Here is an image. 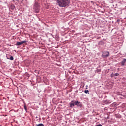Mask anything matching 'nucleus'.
I'll use <instances>...</instances> for the list:
<instances>
[{
  "label": "nucleus",
  "mask_w": 126,
  "mask_h": 126,
  "mask_svg": "<svg viewBox=\"0 0 126 126\" xmlns=\"http://www.w3.org/2000/svg\"><path fill=\"white\" fill-rule=\"evenodd\" d=\"M57 2L60 7H66L69 5V0H57Z\"/></svg>",
  "instance_id": "nucleus-1"
},
{
  "label": "nucleus",
  "mask_w": 126,
  "mask_h": 126,
  "mask_svg": "<svg viewBox=\"0 0 126 126\" xmlns=\"http://www.w3.org/2000/svg\"><path fill=\"white\" fill-rule=\"evenodd\" d=\"M33 10L36 12V13H38L40 10V6L39 5V3L37 2H35L33 5Z\"/></svg>",
  "instance_id": "nucleus-2"
},
{
  "label": "nucleus",
  "mask_w": 126,
  "mask_h": 126,
  "mask_svg": "<svg viewBox=\"0 0 126 126\" xmlns=\"http://www.w3.org/2000/svg\"><path fill=\"white\" fill-rule=\"evenodd\" d=\"M109 56H110V53L109 52V51H104L103 52H102L101 57L104 59H106V58H108Z\"/></svg>",
  "instance_id": "nucleus-3"
},
{
  "label": "nucleus",
  "mask_w": 126,
  "mask_h": 126,
  "mask_svg": "<svg viewBox=\"0 0 126 126\" xmlns=\"http://www.w3.org/2000/svg\"><path fill=\"white\" fill-rule=\"evenodd\" d=\"M74 104L76 106H77L78 107H82V106H83L81 102L78 101V100L75 101Z\"/></svg>",
  "instance_id": "nucleus-4"
},
{
  "label": "nucleus",
  "mask_w": 126,
  "mask_h": 126,
  "mask_svg": "<svg viewBox=\"0 0 126 126\" xmlns=\"http://www.w3.org/2000/svg\"><path fill=\"white\" fill-rule=\"evenodd\" d=\"M74 102H75V100H73L70 102L69 105H70V108H72V106L74 107V106L75 105Z\"/></svg>",
  "instance_id": "nucleus-5"
},
{
  "label": "nucleus",
  "mask_w": 126,
  "mask_h": 126,
  "mask_svg": "<svg viewBox=\"0 0 126 126\" xmlns=\"http://www.w3.org/2000/svg\"><path fill=\"white\" fill-rule=\"evenodd\" d=\"M103 102H104L106 105H108L109 104H111L112 101L110 100H105L103 101Z\"/></svg>",
  "instance_id": "nucleus-6"
},
{
  "label": "nucleus",
  "mask_w": 126,
  "mask_h": 126,
  "mask_svg": "<svg viewBox=\"0 0 126 126\" xmlns=\"http://www.w3.org/2000/svg\"><path fill=\"white\" fill-rule=\"evenodd\" d=\"M126 59H123V61L121 63V65L122 66L125 65V64H126Z\"/></svg>",
  "instance_id": "nucleus-7"
},
{
  "label": "nucleus",
  "mask_w": 126,
  "mask_h": 126,
  "mask_svg": "<svg viewBox=\"0 0 126 126\" xmlns=\"http://www.w3.org/2000/svg\"><path fill=\"white\" fill-rule=\"evenodd\" d=\"M22 45V43H21V42H18L16 43V46H20Z\"/></svg>",
  "instance_id": "nucleus-8"
},
{
  "label": "nucleus",
  "mask_w": 126,
  "mask_h": 126,
  "mask_svg": "<svg viewBox=\"0 0 126 126\" xmlns=\"http://www.w3.org/2000/svg\"><path fill=\"white\" fill-rule=\"evenodd\" d=\"M7 60H10L11 61H13L14 58H13V56H10V58H7Z\"/></svg>",
  "instance_id": "nucleus-9"
},
{
  "label": "nucleus",
  "mask_w": 126,
  "mask_h": 126,
  "mask_svg": "<svg viewBox=\"0 0 126 126\" xmlns=\"http://www.w3.org/2000/svg\"><path fill=\"white\" fill-rule=\"evenodd\" d=\"M84 93L86 94H89V91H88V90H85Z\"/></svg>",
  "instance_id": "nucleus-10"
},
{
  "label": "nucleus",
  "mask_w": 126,
  "mask_h": 126,
  "mask_svg": "<svg viewBox=\"0 0 126 126\" xmlns=\"http://www.w3.org/2000/svg\"><path fill=\"white\" fill-rule=\"evenodd\" d=\"M104 44V42L102 41H99L98 43V45H103Z\"/></svg>",
  "instance_id": "nucleus-11"
},
{
  "label": "nucleus",
  "mask_w": 126,
  "mask_h": 126,
  "mask_svg": "<svg viewBox=\"0 0 126 126\" xmlns=\"http://www.w3.org/2000/svg\"><path fill=\"white\" fill-rule=\"evenodd\" d=\"M35 126H44V124H38V125H36Z\"/></svg>",
  "instance_id": "nucleus-12"
},
{
  "label": "nucleus",
  "mask_w": 126,
  "mask_h": 126,
  "mask_svg": "<svg viewBox=\"0 0 126 126\" xmlns=\"http://www.w3.org/2000/svg\"><path fill=\"white\" fill-rule=\"evenodd\" d=\"M119 75H120V74H119V73H115L114 74V76L116 77V76H119Z\"/></svg>",
  "instance_id": "nucleus-13"
},
{
  "label": "nucleus",
  "mask_w": 126,
  "mask_h": 126,
  "mask_svg": "<svg viewBox=\"0 0 126 126\" xmlns=\"http://www.w3.org/2000/svg\"><path fill=\"white\" fill-rule=\"evenodd\" d=\"M24 109L25 110L26 112H27V106H26V105H24Z\"/></svg>",
  "instance_id": "nucleus-14"
},
{
  "label": "nucleus",
  "mask_w": 126,
  "mask_h": 126,
  "mask_svg": "<svg viewBox=\"0 0 126 126\" xmlns=\"http://www.w3.org/2000/svg\"><path fill=\"white\" fill-rule=\"evenodd\" d=\"M114 76H115V74H114V73H112L110 74V77H114Z\"/></svg>",
  "instance_id": "nucleus-15"
},
{
  "label": "nucleus",
  "mask_w": 126,
  "mask_h": 126,
  "mask_svg": "<svg viewBox=\"0 0 126 126\" xmlns=\"http://www.w3.org/2000/svg\"><path fill=\"white\" fill-rule=\"evenodd\" d=\"M27 41H26V40H24V41H21V42L22 43V44H25V43H26Z\"/></svg>",
  "instance_id": "nucleus-16"
},
{
  "label": "nucleus",
  "mask_w": 126,
  "mask_h": 126,
  "mask_svg": "<svg viewBox=\"0 0 126 126\" xmlns=\"http://www.w3.org/2000/svg\"><path fill=\"white\" fill-rule=\"evenodd\" d=\"M11 8H12V9H14V5H12L11 6Z\"/></svg>",
  "instance_id": "nucleus-17"
},
{
  "label": "nucleus",
  "mask_w": 126,
  "mask_h": 126,
  "mask_svg": "<svg viewBox=\"0 0 126 126\" xmlns=\"http://www.w3.org/2000/svg\"><path fill=\"white\" fill-rule=\"evenodd\" d=\"M96 126H102V125L99 124V125H97Z\"/></svg>",
  "instance_id": "nucleus-18"
},
{
  "label": "nucleus",
  "mask_w": 126,
  "mask_h": 126,
  "mask_svg": "<svg viewBox=\"0 0 126 126\" xmlns=\"http://www.w3.org/2000/svg\"><path fill=\"white\" fill-rule=\"evenodd\" d=\"M117 22L119 23V22H120V20H117Z\"/></svg>",
  "instance_id": "nucleus-19"
}]
</instances>
